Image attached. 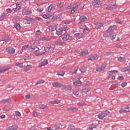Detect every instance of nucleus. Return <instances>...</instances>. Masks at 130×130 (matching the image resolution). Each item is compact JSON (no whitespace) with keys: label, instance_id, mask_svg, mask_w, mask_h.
I'll return each instance as SVG.
<instances>
[{"label":"nucleus","instance_id":"obj_36","mask_svg":"<svg viewBox=\"0 0 130 130\" xmlns=\"http://www.w3.org/2000/svg\"><path fill=\"white\" fill-rule=\"evenodd\" d=\"M11 101H12V100H11V99H7L4 100L3 101V103H4V104H6V103H10Z\"/></svg>","mask_w":130,"mask_h":130},{"label":"nucleus","instance_id":"obj_50","mask_svg":"<svg viewBox=\"0 0 130 130\" xmlns=\"http://www.w3.org/2000/svg\"><path fill=\"white\" fill-rule=\"evenodd\" d=\"M77 105H78V106H81V107H82V106H85V102H80V103H78L77 104Z\"/></svg>","mask_w":130,"mask_h":130},{"label":"nucleus","instance_id":"obj_15","mask_svg":"<svg viewBox=\"0 0 130 130\" xmlns=\"http://www.w3.org/2000/svg\"><path fill=\"white\" fill-rule=\"evenodd\" d=\"M116 37V34L115 32H111L108 36V38L111 39V40H114Z\"/></svg>","mask_w":130,"mask_h":130},{"label":"nucleus","instance_id":"obj_54","mask_svg":"<svg viewBox=\"0 0 130 130\" xmlns=\"http://www.w3.org/2000/svg\"><path fill=\"white\" fill-rule=\"evenodd\" d=\"M7 13L4 14L3 15H2L1 17H0V19L1 20H4V19H5V18H6V17H7Z\"/></svg>","mask_w":130,"mask_h":130},{"label":"nucleus","instance_id":"obj_52","mask_svg":"<svg viewBox=\"0 0 130 130\" xmlns=\"http://www.w3.org/2000/svg\"><path fill=\"white\" fill-rule=\"evenodd\" d=\"M124 112H126L125 110V108L121 109L119 111V113H124Z\"/></svg>","mask_w":130,"mask_h":130},{"label":"nucleus","instance_id":"obj_8","mask_svg":"<svg viewBox=\"0 0 130 130\" xmlns=\"http://www.w3.org/2000/svg\"><path fill=\"white\" fill-rule=\"evenodd\" d=\"M29 51H30V52H37L38 50H39V48L38 47H35V46H31L28 48Z\"/></svg>","mask_w":130,"mask_h":130},{"label":"nucleus","instance_id":"obj_48","mask_svg":"<svg viewBox=\"0 0 130 130\" xmlns=\"http://www.w3.org/2000/svg\"><path fill=\"white\" fill-rule=\"evenodd\" d=\"M40 108L42 109H48V107L46 105H41L40 106Z\"/></svg>","mask_w":130,"mask_h":130},{"label":"nucleus","instance_id":"obj_38","mask_svg":"<svg viewBox=\"0 0 130 130\" xmlns=\"http://www.w3.org/2000/svg\"><path fill=\"white\" fill-rule=\"evenodd\" d=\"M14 27L16 30H21V25H20L19 23H16L14 25Z\"/></svg>","mask_w":130,"mask_h":130},{"label":"nucleus","instance_id":"obj_27","mask_svg":"<svg viewBox=\"0 0 130 130\" xmlns=\"http://www.w3.org/2000/svg\"><path fill=\"white\" fill-rule=\"evenodd\" d=\"M117 60L120 62H122L125 60V57L119 56L117 58Z\"/></svg>","mask_w":130,"mask_h":130},{"label":"nucleus","instance_id":"obj_19","mask_svg":"<svg viewBox=\"0 0 130 130\" xmlns=\"http://www.w3.org/2000/svg\"><path fill=\"white\" fill-rule=\"evenodd\" d=\"M99 58V55H94L93 56H91L89 57L88 59V60H95L96 59H98Z\"/></svg>","mask_w":130,"mask_h":130},{"label":"nucleus","instance_id":"obj_4","mask_svg":"<svg viewBox=\"0 0 130 130\" xmlns=\"http://www.w3.org/2000/svg\"><path fill=\"white\" fill-rule=\"evenodd\" d=\"M110 114V113L108 111H103L98 115V117L100 119H103L105 116L109 115Z\"/></svg>","mask_w":130,"mask_h":130},{"label":"nucleus","instance_id":"obj_13","mask_svg":"<svg viewBox=\"0 0 130 130\" xmlns=\"http://www.w3.org/2000/svg\"><path fill=\"white\" fill-rule=\"evenodd\" d=\"M117 27L115 25H113L110 26L108 28V29L106 31V33H108V32H112V31H114V30H116Z\"/></svg>","mask_w":130,"mask_h":130},{"label":"nucleus","instance_id":"obj_64","mask_svg":"<svg viewBox=\"0 0 130 130\" xmlns=\"http://www.w3.org/2000/svg\"><path fill=\"white\" fill-rule=\"evenodd\" d=\"M74 95H79V91H73Z\"/></svg>","mask_w":130,"mask_h":130},{"label":"nucleus","instance_id":"obj_49","mask_svg":"<svg viewBox=\"0 0 130 130\" xmlns=\"http://www.w3.org/2000/svg\"><path fill=\"white\" fill-rule=\"evenodd\" d=\"M63 5H64V3L63 2H60L58 3L57 6L58 8H61V7H63Z\"/></svg>","mask_w":130,"mask_h":130},{"label":"nucleus","instance_id":"obj_47","mask_svg":"<svg viewBox=\"0 0 130 130\" xmlns=\"http://www.w3.org/2000/svg\"><path fill=\"white\" fill-rule=\"evenodd\" d=\"M15 66L16 67H18L19 68H23V63L20 62H17L15 63Z\"/></svg>","mask_w":130,"mask_h":130},{"label":"nucleus","instance_id":"obj_14","mask_svg":"<svg viewBox=\"0 0 130 130\" xmlns=\"http://www.w3.org/2000/svg\"><path fill=\"white\" fill-rule=\"evenodd\" d=\"M117 8V5H116V4L114 3V4H112L110 6H108L106 7L107 10H113V9H116Z\"/></svg>","mask_w":130,"mask_h":130},{"label":"nucleus","instance_id":"obj_1","mask_svg":"<svg viewBox=\"0 0 130 130\" xmlns=\"http://www.w3.org/2000/svg\"><path fill=\"white\" fill-rule=\"evenodd\" d=\"M67 30H68V26L66 25L59 26L56 31V34L58 36H59V35H61V34H62L63 32H66Z\"/></svg>","mask_w":130,"mask_h":130},{"label":"nucleus","instance_id":"obj_45","mask_svg":"<svg viewBox=\"0 0 130 130\" xmlns=\"http://www.w3.org/2000/svg\"><path fill=\"white\" fill-rule=\"evenodd\" d=\"M44 83H45V81L44 80H39V81H38L37 82H36V84L39 85L40 84H44Z\"/></svg>","mask_w":130,"mask_h":130},{"label":"nucleus","instance_id":"obj_2","mask_svg":"<svg viewBox=\"0 0 130 130\" xmlns=\"http://www.w3.org/2000/svg\"><path fill=\"white\" fill-rule=\"evenodd\" d=\"M81 78H82L81 75H79L75 77L73 81L74 86H81L82 85V81L80 80Z\"/></svg>","mask_w":130,"mask_h":130},{"label":"nucleus","instance_id":"obj_26","mask_svg":"<svg viewBox=\"0 0 130 130\" xmlns=\"http://www.w3.org/2000/svg\"><path fill=\"white\" fill-rule=\"evenodd\" d=\"M49 103H50V104H58L59 103H60V101L59 100L51 101L49 102Z\"/></svg>","mask_w":130,"mask_h":130},{"label":"nucleus","instance_id":"obj_42","mask_svg":"<svg viewBox=\"0 0 130 130\" xmlns=\"http://www.w3.org/2000/svg\"><path fill=\"white\" fill-rule=\"evenodd\" d=\"M9 127H10V129L11 130H17V128H18V125H14L11 126H10Z\"/></svg>","mask_w":130,"mask_h":130},{"label":"nucleus","instance_id":"obj_22","mask_svg":"<svg viewBox=\"0 0 130 130\" xmlns=\"http://www.w3.org/2000/svg\"><path fill=\"white\" fill-rule=\"evenodd\" d=\"M102 26H103V24L101 23H96L94 24L95 29H100Z\"/></svg>","mask_w":130,"mask_h":130},{"label":"nucleus","instance_id":"obj_43","mask_svg":"<svg viewBox=\"0 0 130 130\" xmlns=\"http://www.w3.org/2000/svg\"><path fill=\"white\" fill-rule=\"evenodd\" d=\"M3 40L4 41H6L7 42H9V41H10V40H11V38H10V37H4L3 38Z\"/></svg>","mask_w":130,"mask_h":130},{"label":"nucleus","instance_id":"obj_34","mask_svg":"<svg viewBox=\"0 0 130 130\" xmlns=\"http://www.w3.org/2000/svg\"><path fill=\"white\" fill-rule=\"evenodd\" d=\"M80 71L81 73H85L87 71V68L85 67H82L80 68Z\"/></svg>","mask_w":130,"mask_h":130},{"label":"nucleus","instance_id":"obj_55","mask_svg":"<svg viewBox=\"0 0 130 130\" xmlns=\"http://www.w3.org/2000/svg\"><path fill=\"white\" fill-rule=\"evenodd\" d=\"M90 88H85L83 89L84 93H88V92H90Z\"/></svg>","mask_w":130,"mask_h":130},{"label":"nucleus","instance_id":"obj_30","mask_svg":"<svg viewBox=\"0 0 130 130\" xmlns=\"http://www.w3.org/2000/svg\"><path fill=\"white\" fill-rule=\"evenodd\" d=\"M31 68H32V65L31 64L27 65L25 68V72H28V71H30V70H31Z\"/></svg>","mask_w":130,"mask_h":130},{"label":"nucleus","instance_id":"obj_53","mask_svg":"<svg viewBox=\"0 0 130 130\" xmlns=\"http://www.w3.org/2000/svg\"><path fill=\"white\" fill-rule=\"evenodd\" d=\"M28 47H29V45H28L23 46L22 48V51L24 50H26V49H27V48H28Z\"/></svg>","mask_w":130,"mask_h":130},{"label":"nucleus","instance_id":"obj_61","mask_svg":"<svg viewBox=\"0 0 130 130\" xmlns=\"http://www.w3.org/2000/svg\"><path fill=\"white\" fill-rule=\"evenodd\" d=\"M57 19V15H55L52 18V19L53 21H55V20H56Z\"/></svg>","mask_w":130,"mask_h":130},{"label":"nucleus","instance_id":"obj_60","mask_svg":"<svg viewBox=\"0 0 130 130\" xmlns=\"http://www.w3.org/2000/svg\"><path fill=\"white\" fill-rule=\"evenodd\" d=\"M116 22L118 23L119 24H122V22H121V21H120V20L117 19L115 21Z\"/></svg>","mask_w":130,"mask_h":130},{"label":"nucleus","instance_id":"obj_23","mask_svg":"<svg viewBox=\"0 0 130 130\" xmlns=\"http://www.w3.org/2000/svg\"><path fill=\"white\" fill-rule=\"evenodd\" d=\"M105 69V67H104V65H102L100 67H97L96 68V71H97V72H102V71H103V70H104Z\"/></svg>","mask_w":130,"mask_h":130},{"label":"nucleus","instance_id":"obj_3","mask_svg":"<svg viewBox=\"0 0 130 130\" xmlns=\"http://www.w3.org/2000/svg\"><path fill=\"white\" fill-rule=\"evenodd\" d=\"M60 37L63 41H69V40H72L73 39V37L68 34H64Z\"/></svg>","mask_w":130,"mask_h":130},{"label":"nucleus","instance_id":"obj_41","mask_svg":"<svg viewBox=\"0 0 130 130\" xmlns=\"http://www.w3.org/2000/svg\"><path fill=\"white\" fill-rule=\"evenodd\" d=\"M128 70H129L128 67H124L121 69V72H122V73H124L125 72L128 71Z\"/></svg>","mask_w":130,"mask_h":130},{"label":"nucleus","instance_id":"obj_5","mask_svg":"<svg viewBox=\"0 0 130 130\" xmlns=\"http://www.w3.org/2000/svg\"><path fill=\"white\" fill-rule=\"evenodd\" d=\"M68 9H71V14H75L78 9V5L77 4L74 5V6L71 5L68 7Z\"/></svg>","mask_w":130,"mask_h":130},{"label":"nucleus","instance_id":"obj_12","mask_svg":"<svg viewBox=\"0 0 130 130\" xmlns=\"http://www.w3.org/2000/svg\"><path fill=\"white\" fill-rule=\"evenodd\" d=\"M20 116H21V113H20V112L19 111L15 112V115H12V117L13 119H15V120H17V119H18L19 117H20Z\"/></svg>","mask_w":130,"mask_h":130},{"label":"nucleus","instance_id":"obj_28","mask_svg":"<svg viewBox=\"0 0 130 130\" xmlns=\"http://www.w3.org/2000/svg\"><path fill=\"white\" fill-rule=\"evenodd\" d=\"M88 53H89L88 50L82 51L80 53V55H81V56H84V55H87Z\"/></svg>","mask_w":130,"mask_h":130},{"label":"nucleus","instance_id":"obj_24","mask_svg":"<svg viewBox=\"0 0 130 130\" xmlns=\"http://www.w3.org/2000/svg\"><path fill=\"white\" fill-rule=\"evenodd\" d=\"M51 11H54V6L52 5L49 6L46 9L47 12H51Z\"/></svg>","mask_w":130,"mask_h":130},{"label":"nucleus","instance_id":"obj_17","mask_svg":"<svg viewBox=\"0 0 130 130\" xmlns=\"http://www.w3.org/2000/svg\"><path fill=\"white\" fill-rule=\"evenodd\" d=\"M74 36L76 39L79 40L84 37V34L83 33H77L74 35Z\"/></svg>","mask_w":130,"mask_h":130},{"label":"nucleus","instance_id":"obj_58","mask_svg":"<svg viewBox=\"0 0 130 130\" xmlns=\"http://www.w3.org/2000/svg\"><path fill=\"white\" fill-rule=\"evenodd\" d=\"M110 79H111V80H115L116 78H115V76L114 75H110Z\"/></svg>","mask_w":130,"mask_h":130},{"label":"nucleus","instance_id":"obj_20","mask_svg":"<svg viewBox=\"0 0 130 130\" xmlns=\"http://www.w3.org/2000/svg\"><path fill=\"white\" fill-rule=\"evenodd\" d=\"M22 14H23V15H30L32 14V11L29 9H27L26 10V9H24L22 11Z\"/></svg>","mask_w":130,"mask_h":130},{"label":"nucleus","instance_id":"obj_40","mask_svg":"<svg viewBox=\"0 0 130 130\" xmlns=\"http://www.w3.org/2000/svg\"><path fill=\"white\" fill-rule=\"evenodd\" d=\"M42 17L44 19H50V18H51V15L49 14H44L42 16Z\"/></svg>","mask_w":130,"mask_h":130},{"label":"nucleus","instance_id":"obj_18","mask_svg":"<svg viewBox=\"0 0 130 130\" xmlns=\"http://www.w3.org/2000/svg\"><path fill=\"white\" fill-rule=\"evenodd\" d=\"M56 27H57L56 24H52L49 26V30L50 31H55L56 30Z\"/></svg>","mask_w":130,"mask_h":130},{"label":"nucleus","instance_id":"obj_46","mask_svg":"<svg viewBox=\"0 0 130 130\" xmlns=\"http://www.w3.org/2000/svg\"><path fill=\"white\" fill-rule=\"evenodd\" d=\"M83 32L84 34H88L90 33V29L89 28H85L83 30Z\"/></svg>","mask_w":130,"mask_h":130},{"label":"nucleus","instance_id":"obj_25","mask_svg":"<svg viewBox=\"0 0 130 130\" xmlns=\"http://www.w3.org/2000/svg\"><path fill=\"white\" fill-rule=\"evenodd\" d=\"M79 21H80V23L86 22L87 21V18L85 16H82L79 18Z\"/></svg>","mask_w":130,"mask_h":130},{"label":"nucleus","instance_id":"obj_56","mask_svg":"<svg viewBox=\"0 0 130 130\" xmlns=\"http://www.w3.org/2000/svg\"><path fill=\"white\" fill-rule=\"evenodd\" d=\"M127 85V83L126 82H123L121 84V86L122 87V88H124V87H126Z\"/></svg>","mask_w":130,"mask_h":130},{"label":"nucleus","instance_id":"obj_9","mask_svg":"<svg viewBox=\"0 0 130 130\" xmlns=\"http://www.w3.org/2000/svg\"><path fill=\"white\" fill-rule=\"evenodd\" d=\"M46 64H48V60L47 59H45L39 63L38 67L39 68H42V67H44L46 66Z\"/></svg>","mask_w":130,"mask_h":130},{"label":"nucleus","instance_id":"obj_6","mask_svg":"<svg viewBox=\"0 0 130 130\" xmlns=\"http://www.w3.org/2000/svg\"><path fill=\"white\" fill-rule=\"evenodd\" d=\"M55 48V46L54 45H50L45 48V50L47 52H49V51H53Z\"/></svg>","mask_w":130,"mask_h":130},{"label":"nucleus","instance_id":"obj_44","mask_svg":"<svg viewBox=\"0 0 130 130\" xmlns=\"http://www.w3.org/2000/svg\"><path fill=\"white\" fill-rule=\"evenodd\" d=\"M64 74H66V73L64 71H62L61 72H58L57 73V75L58 76H61V77H63V76H64Z\"/></svg>","mask_w":130,"mask_h":130},{"label":"nucleus","instance_id":"obj_29","mask_svg":"<svg viewBox=\"0 0 130 130\" xmlns=\"http://www.w3.org/2000/svg\"><path fill=\"white\" fill-rule=\"evenodd\" d=\"M68 111H72V112H76L78 111V108H69L68 109Z\"/></svg>","mask_w":130,"mask_h":130},{"label":"nucleus","instance_id":"obj_31","mask_svg":"<svg viewBox=\"0 0 130 130\" xmlns=\"http://www.w3.org/2000/svg\"><path fill=\"white\" fill-rule=\"evenodd\" d=\"M45 54V52H43V51H42V52H36L35 54L36 56H39L40 55H43V54Z\"/></svg>","mask_w":130,"mask_h":130},{"label":"nucleus","instance_id":"obj_10","mask_svg":"<svg viewBox=\"0 0 130 130\" xmlns=\"http://www.w3.org/2000/svg\"><path fill=\"white\" fill-rule=\"evenodd\" d=\"M16 49L13 47H9L8 48H6V51L7 52H8V53H12V54H14L15 53Z\"/></svg>","mask_w":130,"mask_h":130},{"label":"nucleus","instance_id":"obj_62","mask_svg":"<svg viewBox=\"0 0 130 130\" xmlns=\"http://www.w3.org/2000/svg\"><path fill=\"white\" fill-rule=\"evenodd\" d=\"M84 6L85 5L83 3H80L79 6V8H81V9H82Z\"/></svg>","mask_w":130,"mask_h":130},{"label":"nucleus","instance_id":"obj_35","mask_svg":"<svg viewBox=\"0 0 130 130\" xmlns=\"http://www.w3.org/2000/svg\"><path fill=\"white\" fill-rule=\"evenodd\" d=\"M49 39L45 37H41L39 39V41H48Z\"/></svg>","mask_w":130,"mask_h":130},{"label":"nucleus","instance_id":"obj_33","mask_svg":"<svg viewBox=\"0 0 130 130\" xmlns=\"http://www.w3.org/2000/svg\"><path fill=\"white\" fill-rule=\"evenodd\" d=\"M94 6H95V7H101V6H102V3H101L99 0L95 1Z\"/></svg>","mask_w":130,"mask_h":130},{"label":"nucleus","instance_id":"obj_32","mask_svg":"<svg viewBox=\"0 0 130 130\" xmlns=\"http://www.w3.org/2000/svg\"><path fill=\"white\" fill-rule=\"evenodd\" d=\"M32 115L34 117H38V116H39V113H38L35 111H34L32 112Z\"/></svg>","mask_w":130,"mask_h":130},{"label":"nucleus","instance_id":"obj_21","mask_svg":"<svg viewBox=\"0 0 130 130\" xmlns=\"http://www.w3.org/2000/svg\"><path fill=\"white\" fill-rule=\"evenodd\" d=\"M117 73H118V71L117 70L109 71L107 72V74L109 75H115V74H117Z\"/></svg>","mask_w":130,"mask_h":130},{"label":"nucleus","instance_id":"obj_63","mask_svg":"<svg viewBox=\"0 0 130 130\" xmlns=\"http://www.w3.org/2000/svg\"><path fill=\"white\" fill-rule=\"evenodd\" d=\"M123 76H119L118 77V80H119V81H122L123 80Z\"/></svg>","mask_w":130,"mask_h":130},{"label":"nucleus","instance_id":"obj_57","mask_svg":"<svg viewBox=\"0 0 130 130\" xmlns=\"http://www.w3.org/2000/svg\"><path fill=\"white\" fill-rule=\"evenodd\" d=\"M64 44V42H58L57 43V45L62 46Z\"/></svg>","mask_w":130,"mask_h":130},{"label":"nucleus","instance_id":"obj_7","mask_svg":"<svg viewBox=\"0 0 130 130\" xmlns=\"http://www.w3.org/2000/svg\"><path fill=\"white\" fill-rule=\"evenodd\" d=\"M52 87L54 88H61V87H63V84L58 82H55L52 83Z\"/></svg>","mask_w":130,"mask_h":130},{"label":"nucleus","instance_id":"obj_37","mask_svg":"<svg viewBox=\"0 0 130 130\" xmlns=\"http://www.w3.org/2000/svg\"><path fill=\"white\" fill-rule=\"evenodd\" d=\"M64 90H66V91H71V90H72V86L66 85L64 87Z\"/></svg>","mask_w":130,"mask_h":130},{"label":"nucleus","instance_id":"obj_59","mask_svg":"<svg viewBox=\"0 0 130 130\" xmlns=\"http://www.w3.org/2000/svg\"><path fill=\"white\" fill-rule=\"evenodd\" d=\"M125 110H126V112H130V107H127L126 108H125Z\"/></svg>","mask_w":130,"mask_h":130},{"label":"nucleus","instance_id":"obj_11","mask_svg":"<svg viewBox=\"0 0 130 130\" xmlns=\"http://www.w3.org/2000/svg\"><path fill=\"white\" fill-rule=\"evenodd\" d=\"M9 70H11L10 66H4L0 69V73H5V72H8Z\"/></svg>","mask_w":130,"mask_h":130},{"label":"nucleus","instance_id":"obj_16","mask_svg":"<svg viewBox=\"0 0 130 130\" xmlns=\"http://www.w3.org/2000/svg\"><path fill=\"white\" fill-rule=\"evenodd\" d=\"M68 130H80L79 128L76 127V126L71 124L68 127Z\"/></svg>","mask_w":130,"mask_h":130},{"label":"nucleus","instance_id":"obj_39","mask_svg":"<svg viewBox=\"0 0 130 130\" xmlns=\"http://www.w3.org/2000/svg\"><path fill=\"white\" fill-rule=\"evenodd\" d=\"M16 7L14 10L15 12H16V11H19L21 9V5L16 4Z\"/></svg>","mask_w":130,"mask_h":130},{"label":"nucleus","instance_id":"obj_51","mask_svg":"<svg viewBox=\"0 0 130 130\" xmlns=\"http://www.w3.org/2000/svg\"><path fill=\"white\" fill-rule=\"evenodd\" d=\"M73 21H71L70 20H66L64 21V23H65L66 25H69L70 24H72Z\"/></svg>","mask_w":130,"mask_h":130}]
</instances>
